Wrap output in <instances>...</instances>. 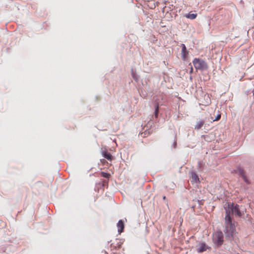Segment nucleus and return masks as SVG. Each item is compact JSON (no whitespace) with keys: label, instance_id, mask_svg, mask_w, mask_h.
<instances>
[{"label":"nucleus","instance_id":"nucleus-1","mask_svg":"<svg viewBox=\"0 0 254 254\" xmlns=\"http://www.w3.org/2000/svg\"><path fill=\"white\" fill-rule=\"evenodd\" d=\"M225 209L226 212L225 218L226 233L228 234L227 236L233 237L236 229L234 224L232 222V219L230 215V213L238 217H241L242 214L240 211L239 205L234 203L228 204V209L225 208Z\"/></svg>","mask_w":254,"mask_h":254},{"label":"nucleus","instance_id":"nucleus-2","mask_svg":"<svg viewBox=\"0 0 254 254\" xmlns=\"http://www.w3.org/2000/svg\"><path fill=\"white\" fill-rule=\"evenodd\" d=\"M192 63L196 69L203 70L207 67V64L204 61L197 58L194 59Z\"/></svg>","mask_w":254,"mask_h":254},{"label":"nucleus","instance_id":"nucleus-3","mask_svg":"<svg viewBox=\"0 0 254 254\" xmlns=\"http://www.w3.org/2000/svg\"><path fill=\"white\" fill-rule=\"evenodd\" d=\"M213 240L214 243L218 246L222 245L223 242V234L222 232L220 231L216 232L213 235Z\"/></svg>","mask_w":254,"mask_h":254},{"label":"nucleus","instance_id":"nucleus-4","mask_svg":"<svg viewBox=\"0 0 254 254\" xmlns=\"http://www.w3.org/2000/svg\"><path fill=\"white\" fill-rule=\"evenodd\" d=\"M124 241L122 239H116L111 244V250L113 251L114 250H119L121 248Z\"/></svg>","mask_w":254,"mask_h":254},{"label":"nucleus","instance_id":"nucleus-5","mask_svg":"<svg viewBox=\"0 0 254 254\" xmlns=\"http://www.w3.org/2000/svg\"><path fill=\"white\" fill-rule=\"evenodd\" d=\"M209 249H210V248L205 244L200 243L198 247L197 248V251L198 253H202Z\"/></svg>","mask_w":254,"mask_h":254},{"label":"nucleus","instance_id":"nucleus-6","mask_svg":"<svg viewBox=\"0 0 254 254\" xmlns=\"http://www.w3.org/2000/svg\"><path fill=\"white\" fill-rule=\"evenodd\" d=\"M118 231L119 234L122 233L125 228V225L122 220H120L117 223Z\"/></svg>","mask_w":254,"mask_h":254},{"label":"nucleus","instance_id":"nucleus-7","mask_svg":"<svg viewBox=\"0 0 254 254\" xmlns=\"http://www.w3.org/2000/svg\"><path fill=\"white\" fill-rule=\"evenodd\" d=\"M237 171L240 175L243 178L244 180L247 182V179L246 178V176H245L244 171L243 168H239L237 169Z\"/></svg>","mask_w":254,"mask_h":254},{"label":"nucleus","instance_id":"nucleus-8","mask_svg":"<svg viewBox=\"0 0 254 254\" xmlns=\"http://www.w3.org/2000/svg\"><path fill=\"white\" fill-rule=\"evenodd\" d=\"M182 54L183 59L185 60L186 56L188 54V52L187 51V48L184 44L182 45Z\"/></svg>","mask_w":254,"mask_h":254},{"label":"nucleus","instance_id":"nucleus-9","mask_svg":"<svg viewBox=\"0 0 254 254\" xmlns=\"http://www.w3.org/2000/svg\"><path fill=\"white\" fill-rule=\"evenodd\" d=\"M204 123H205V122L204 120L199 121L198 122H197L196 123V124L194 128L197 130L200 129L202 127V126L204 125Z\"/></svg>","mask_w":254,"mask_h":254},{"label":"nucleus","instance_id":"nucleus-10","mask_svg":"<svg viewBox=\"0 0 254 254\" xmlns=\"http://www.w3.org/2000/svg\"><path fill=\"white\" fill-rule=\"evenodd\" d=\"M197 15V14L196 13H190V12L189 14L185 15V16L187 18L193 20L196 18Z\"/></svg>","mask_w":254,"mask_h":254},{"label":"nucleus","instance_id":"nucleus-11","mask_svg":"<svg viewBox=\"0 0 254 254\" xmlns=\"http://www.w3.org/2000/svg\"><path fill=\"white\" fill-rule=\"evenodd\" d=\"M103 155L104 157L108 159V160L111 161L112 159V155L111 154V153H108L106 151L103 152Z\"/></svg>","mask_w":254,"mask_h":254},{"label":"nucleus","instance_id":"nucleus-12","mask_svg":"<svg viewBox=\"0 0 254 254\" xmlns=\"http://www.w3.org/2000/svg\"><path fill=\"white\" fill-rule=\"evenodd\" d=\"M191 179L192 181L195 183H196L197 181H199L198 176L194 173H192L191 174Z\"/></svg>","mask_w":254,"mask_h":254},{"label":"nucleus","instance_id":"nucleus-13","mask_svg":"<svg viewBox=\"0 0 254 254\" xmlns=\"http://www.w3.org/2000/svg\"><path fill=\"white\" fill-rule=\"evenodd\" d=\"M102 176L103 177H105V178H109L110 175L109 174H108V173L102 172Z\"/></svg>","mask_w":254,"mask_h":254},{"label":"nucleus","instance_id":"nucleus-14","mask_svg":"<svg viewBox=\"0 0 254 254\" xmlns=\"http://www.w3.org/2000/svg\"><path fill=\"white\" fill-rule=\"evenodd\" d=\"M158 113V106H157L156 108L155 111V117L156 118L157 117Z\"/></svg>","mask_w":254,"mask_h":254},{"label":"nucleus","instance_id":"nucleus-15","mask_svg":"<svg viewBox=\"0 0 254 254\" xmlns=\"http://www.w3.org/2000/svg\"><path fill=\"white\" fill-rule=\"evenodd\" d=\"M221 118V115H218L215 120L213 121H218Z\"/></svg>","mask_w":254,"mask_h":254},{"label":"nucleus","instance_id":"nucleus-16","mask_svg":"<svg viewBox=\"0 0 254 254\" xmlns=\"http://www.w3.org/2000/svg\"><path fill=\"white\" fill-rule=\"evenodd\" d=\"M102 253H103L104 254H108L107 252L106 251H105L102 252Z\"/></svg>","mask_w":254,"mask_h":254},{"label":"nucleus","instance_id":"nucleus-17","mask_svg":"<svg viewBox=\"0 0 254 254\" xmlns=\"http://www.w3.org/2000/svg\"><path fill=\"white\" fill-rule=\"evenodd\" d=\"M192 71H193V68H192V67H191V69H190V72H192Z\"/></svg>","mask_w":254,"mask_h":254},{"label":"nucleus","instance_id":"nucleus-18","mask_svg":"<svg viewBox=\"0 0 254 254\" xmlns=\"http://www.w3.org/2000/svg\"><path fill=\"white\" fill-rule=\"evenodd\" d=\"M133 78L135 79V80H137V79L135 78V76L133 75Z\"/></svg>","mask_w":254,"mask_h":254},{"label":"nucleus","instance_id":"nucleus-19","mask_svg":"<svg viewBox=\"0 0 254 254\" xmlns=\"http://www.w3.org/2000/svg\"><path fill=\"white\" fill-rule=\"evenodd\" d=\"M163 199H166V196H164L163 197Z\"/></svg>","mask_w":254,"mask_h":254},{"label":"nucleus","instance_id":"nucleus-20","mask_svg":"<svg viewBox=\"0 0 254 254\" xmlns=\"http://www.w3.org/2000/svg\"><path fill=\"white\" fill-rule=\"evenodd\" d=\"M113 254H115V252H113Z\"/></svg>","mask_w":254,"mask_h":254}]
</instances>
